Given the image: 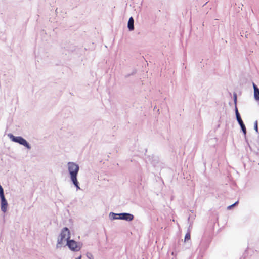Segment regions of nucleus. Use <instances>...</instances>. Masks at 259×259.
<instances>
[{
    "label": "nucleus",
    "instance_id": "7ed1b4c3",
    "mask_svg": "<svg viewBox=\"0 0 259 259\" xmlns=\"http://www.w3.org/2000/svg\"><path fill=\"white\" fill-rule=\"evenodd\" d=\"M8 136L13 142L18 143L19 144L25 146L28 149H30L31 148L30 145L22 137L14 136L12 134H9Z\"/></svg>",
    "mask_w": 259,
    "mask_h": 259
},
{
    "label": "nucleus",
    "instance_id": "dca6fc26",
    "mask_svg": "<svg viewBox=\"0 0 259 259\" xmlns=\"http://www.w3.org/2000/svg\"><path fill=\"white\" fill-rule=\"evenodd\" d=\"M238 201H237V202H236L235 203H234V204H232V205H231L229 206L228 207V209H231L232 207H234V206H235V205L238 203Z\"/></svg>",
    "mask_w": 259,
    "mask_h": 259
},
{
    "label": "nucleus",
    "instance_id": "0eeeda50",
    "mask_svg": "<svg viewBox=\"0 0 259 259\" xmlns=\"http://www.w3.org/2000/svg\"><path fill=\"white\" fill-rule=\"evenodd\" d=\"M249 144L250 146V147H249L250 149L251 148V145H253L259 150V135L256 138L252 137L251 139L249 140Z\"/></svg>",
    "mask_w": 259,
    "mask_h": 259
},
{
    "label": "nucleus",
    "instance_id": "20e7f679",
    "mask_svg": "<svg viewBox=\"0 0 259 259\" xmlns=\"http://www.w3.org/2000/svg\"><path fill=\"white\" fill-rule=\"evenodd\" d=\"M66 245L71 251L77 252L80 250L82 247V243L77 242L72 239H69L67 240Z\"/></svg>",
    "mask_w": 259,
    "mask_h": 259
},
{
    "label": "nucleus",
    "instance_id": "f03ea898",
    "mask_svg": "<svg viewBox=\"0 0 259 259\" xmlns=\"http://www.w3.org/2000/svg\"><path fill=\"white\" fill-rule=\"evenodd\" d=\"M70 232L67 227H64L58 237L56 248H59L62 247L64 242L70 238Z\"/></svg>",
    "mask_w": 259,
    "mask_h": 259
},
{
    "label": "nucleus",
    "instance_id": "a211bd4d",
    "mask_svg": "<svg viewBox=\"0 0 259 259\" xmlns=\"http://www.w3.org/2000/svg\"><path fill=\"white\" fill-rule=\"evenodd\" d=\"M81 256L80 255V256H79L78 257L75 258V259H81Z\"/></svg>",
    "mask_w": 259,
    "mask_h": 259
},
{
    "label": "nucleus",
    "instance_id": "4468645a",
    "mask_svg": "<svg viewBox=\"0 0 259 259\" xmlns=\"http://www.w3.org/2000/svg\"><path fill=\"white\" fill-rule=\"evenodd\" d=\"M87 257L89 259H94L93 256V255L92 254V253H89V252H88V253H87Z\"/></svg>",
    "mask_w": 259,
    "mask_h": 259
},
{
    "label": "nucleus",
    "instance_id": "6e6552de",
    "mask_svg": "<svg viewBox=\"0 0 259 259\" xmlns=\"http://www.w3.org/2000/svg\"><path fill=\"white\" fill-rule=\"evenodd\" d=\"M240 127H241V128L244 134V137H245V141L246 142H247L248 146L249 147H250V146L249 144V139L248 138L246 137V127L244 124V123H242V124H239Z\"/></svg>",
    "mask_w": 259,
    "mask_h": 259
},
{
    "label": "nucleus",
    "instance_id": "f8f14e48",
    "mask_svg": "<svg viewBox=\"0 0 259 259\" xmlns=\"http://www.w3.org/2000/svg\"><path fill=\"white\" fill-rule=\"evenodd\" d=\"M119 214V213H115L111 212L109 213V218L111 220L119 219V218H118Z\"/></svg>",
    "mask_w": 259,
    "mask_h": 259
},
{
    "label": "nucleus",
    "instance_id": "1a4fd4ad",
    "mask_svg": "<svg viewBox=\"0 0 259 259\" xmlns=\"http://www.w3.org/2000/svg\"><path fill=\"white\" fill-rule=\"evenodd\" d=\"M127 28L130 31H133L134 29V20L133 17H130L127 23Z\"/></svg>",
    "mask_w": 259,
    "mask_h": 259
},
{
    "label": "nucleus",
    "instance_id": "ddd939ff",
    "mask_svg": "<svg viewBox=\"0 0 259 259\" xmlns=\"http://www.w3.org/2000/svg\"><path fill=\"white\" fill-rule=\"evenodd\" d=\"M189 239H190V233H187L185 235V241H186V240H188Z\"/></svg>",
    "mask_w": 259,
    "mask_h": 259
},
{
    "label": "nucleus",
    "instance_id": "2eb2a0df",
    "mask_svg": "<svg viewBox=\"0 0 259 259\" xmlns=\"http://www.w3.org/2000/svg\"><path fill=\"white\" fill-rule=\"evenodd\" d=\"M254 130L255 131L258 133V126H257V121H256L254 123Z\"/></svg>",
    "mask_w": 259,
    "mask_h": 259
},
{
    "label": "nucleus",
    "instance_id": "39448f33",
    "mask_svg": "<svg viewBox=\"0 0 259 259\" xmlns=\"http://www.w3.org/2000/svg\"><path fill=\"white\" fill-rule=\"evenodd\" d=\"M134 215L132 214L129 213H120L119 214L118 218L120 220H125L126 221H132L134 219Z\"/></svg>",
    "mask_w": 259,
    "mask_h": 259
},
{
    "label": "nucleus",
    "instance_id": "f3484780",
    "mask_svg": "<svg viewBox=\"0 0 259 259\" xmlns=\"http://www.w3.org/2000/svg\"><path fill=\"white\" fill-rule=\"evenodd\" d=\"M234 103L235 104V106H236V103H237V96L236 94L234 95Z\"/></svg>",
    "mask_w": 259,
    "mask_h": 259
},
{
    "label": "nucleus",
    "instance_id": "9d476101",
    "mask_svg": "<svg viewBox=\"0 0 259 259\" xmlns=\"http://www.w3.org/2000/svg\"><path fill=\"white\" fill-rule=\"evenodd\" d=\"M253 87L254 89V99L258 101L259 100V89L256 84L253 83Z\"/></svg>",
    "mask_w": 259,
    "mask_h": 259
},
{
    "label": "nucleus",
    "instance_id": "423d86ee",
    "mask_svg": "<svg viewBox=\"0 0 259 259\" xmlns=\"http://www.w3.org/2000/svg\"><path fill=\"white\" fill-rule=\"evenodd\" d=\"M1 198V210L3 212H6L7 210L8 207V202L7 200L6 199L5 196L0 197Z\"/></svg>",
    "mask_w": 259,
    "mask_h": 259
},
{
    "label": "nucleus",
    "instance_id": "f257e3e1",
    "mask_svg": "<svg viewBox=\"0 0 259 259\" xmlns=\"http://www.w3.org/2000/svg\"><path fill=\"white\" fill-rule=\"evenodd\" d=\"M67 167L71 182L77 190L80 189L79 184L77 178L79 170V165L75 162H69L67 163Z\"/></svg>",
    "mask_w": 259,
    "mask_h": 259
},
{
    "label": "nucleus",
    "instance_id": "9b49d317",
    "mask_svg": "<svg viewBox=\"0 0 259 259\" xmlns=\"http://www.w3.org/2000/svg\"><path fill=\"white\" fill-rule=\"evenodd\" d=\"M235 115H236V119H237V121L238 122L239 124L243 123V122L241 118V116L238 112V109H237V107L236 106H235Z\"/></svg>",
    "mask_w": 259,
    "mask_h": 259
}]
</instances>
